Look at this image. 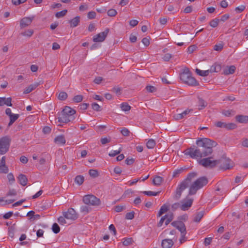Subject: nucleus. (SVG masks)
<instances>
[{
    "mask_svg": "<svg viewBox=\"0 0 248 248\" xmlns=\"http://www.w3.org/2000/svg\"><path fill=\"white\" fill-rule=\"evenodd\" d=\"M196 144L197 146L193 145L185 150L184 154L192 158L208 156L212 153L213 148L217 145V143L208 138H201L196 141Z\"/></svg>",
    "mask_w": 248,
    "mask_h": 248,
    "instance_id": "f257e3e1",
    "label": "nucleus"
},
{
    "mask_svg": "<svg viewBox=\"0 0 248 248\" xmlns=\"http://www.w3.org/2000/svg\"><path fill=\"white\" fill-rule=\"evenodd\" d=\"M197 176V173L195 172H191L188 174L186 178L178 186L173 196L175 200L177 201L180 199L183 191L189 186L192 180Z\"/></svg>",
    "mask_w": 248,
    "mask_h": 248,
    "instance_id": "f03ea898",
    "label": "nucleus"
},
{
    "mask_svg": "<svg viewBox=\"0 0 248 248\" xmlns=\"http://www.w3.org/2000/svg\"><path fill=\"white\" fill-rule=\"evenodd\" d=\"M76 111L69 107L66 106L59 114L58 122L63 123H67L75 119L74 114Z\"/></svg>",
    "mask_w": 248,
    "mask_h": 248,
    "instance_id": "7ed1b4c3",
    "label": "nucleus"
},
{
    "mask_svg": "<svg viewBox=\"0 0 248 248\" xmlns=\"http://www.w3.org/2000/svg\"><path fill=\"white\" fill-rule=\"evenodd\" d=\"M208 182V179L205 176L201 177L197 179L189 186L188 195L195 194L198 190L207 185Z\"/></svg>",
    "mask_w": 248,
    "mask_h": 248,
    "instance_id": "20e7f679",
    "label": "nucleus"
},
{
    "mask_svg": "<svg viewBox=\"0 0 248 248\" xmlns=\"http://www.w3.org/2000/svg\"><path fill=\"white\" fill-rule=\"evenodd\" d=\"M11 139L8 136L3 137L0 139V155L5 154L8 152Z\"/></svg>",
    "mask_w": 248,
    "mask_h": 248,
    "instance_id": "39448f33",
    "label": "nucleus"
},
{
    "mask_svg": "<svg viewBox=\"0 0 248 248\" xmlns=\"http://www.w3.org/2000/svg\"><path fill=\"white\" fill-rule=\"evenodd\" d=\"M217 164H220V168L223 170H230L233 166V163L231 160L224 156L217 159Z\"/></svg>",
    "mask_w": 248,
    "mask_h": 248,
    "instance_id": "423d86ee",
    "label": "nucleus"
},
{
    "mask_svg": "<svg viewBox=\"0 0 248 248\" xmlns=\"http://www.w3.org/2000/svg\"><path fill=\"white\" fill-rule=\"evenodd\" d=\"M82 200L83 202L87 205L98 206L101 203L100 199L93 195H85L83 197Z\"/></svg>",
    "mask_w": 248,
    "mask_h": 248,
    "instance_id": "0eeeda50",
    "label": "nucleus"
},
{
    "mask_svg": "<svg viewBox=\"0 0 248 248\" xmlns=\"http://www.w3.org/2000/svg\"><path fill=\"white\" fill-rule=\"evenodd\" d=\"M212 157L202 159L199 163L205 168H213L217 165V160H211Z\"/></svg>",
    "mask_w": 248,
    "mask_h": 248,
    "instance_id": "6e6552de",
    "label": "nucleus"
},
{
    "mask_svg": "<svg viewBox=\"0 0 248 248\" xmlns=\"http://www.w3.org/2000/svg\"><path fill=\"white\" fill-rule=\"evenodd\" d=\"M62 215L66 219L72 221L76 220L78 217L76 211L72 208H69L66 212H63Z\"/></svg>",
    "mask_w": 248,
    "mask_h": 248,
    "instance_id": "1a4fd4ad",
    "label": "nucleus"
},
{
    "mask_svg": "<svg viewBox=\"0 0 248 248\" xmlns=\"http://www.w3.org/2000/svg\"><path fill=\"white\" fill-rule=\"evenodd\" d=\"M171 225L180 232L181 235L184 236V235H186V227L183 221H174L171 223Z\"/></svg>",
    "mask_w": 248,
    "mask_h": 248,
    "instance_id": "9d476101",
    "label": "nucleus"
},
{
    "mask_svg": "<svg viewBox=\"0 0 248 248\" xmlns=\"http://www.w3.org/2000/svg\"><path fill=\"white\" fill-rule=\"evenodd\" d=\"M109 29L107 28L104 31L101 32L93 37V41L94 42H100L105 40L109 32Z\"/></svg>",
    "mask_w": 248,
    "mask_h": 248,
    "instance_id": "9b49d317",
    "label": "nucleus"
},
{
    "mask_svg": "<svg viewBox=\"0 0 248 248\" xmlns=\"http://www.w3.org/2000/svg\"><path fill=\"white\" fill-rule=\"evenodd\" d=\"M193 202V199H188L186 200H184L183 201L181 202V209L182 211H186L187 210L192 204Z\"/></svg>",
    "mask_w": 248,
    "mask_h": 248,
    "instance_id": "f8f14e48",
    "label": "nucleus"
},
{
    "mask_svg": "<svg viewBox=\"0 0 248 248\" xmlns=\"http://www.w3.org/2000/svg\"><path fill=\"white\" fill-rule=\"evenodd\" d=\"M33 18V16L32 17H27L23 18L20 21V27L21 28H24L30 25L32 22Z\"/></svg>",
    "mask_w": 248,
    "mask_h": 248,
    "instance_id": "ddd939ff",
    "label": "nucleus"
},
{
    "mask_svg": "<svg viewBox=\"0 0 248 248\" xmlns=\"http://www.w3.org/2000/svg\"><path fill=\"white\" fill-rule=\"evenodd\" d=\"M42 83V82L40 81L38 82H35L33 84H31L25 89L24 91V93L28 94L31 93V91L35 89L38 86H39Z\"/></svg>",
    "mask_w": 248,
    "mask_h": 248,
    "instance_id": "4468645a",
    "label": "nucleus"
},
{
    "mask_svg": "<svg viewBox=\"0 0 248 248\" xmlns=\"http://www.w3.org/2000/svg\"><path fill=\"white\" fill-rule=\"evenodd\" d=\"M235 121L239 123L247 124L248 123V116L242 114L237 115L235 117Z\"/></svg>",
    "mask_w": 248,
    "mask_h": 248,
    "instance_id": "2eb2a0df",
    "label": "nucleus"
},
{
    "mask_svg": "<svg viewBox=\"0 0 248 248\" xmlns=\"http://www.w3.org/2000/svg\"><path fill=\"white\" fill-rule=\"evenodd\" d=\"M11 101V97H0V106H2L4 105H5L7 106L11 107L12 106Z\"/></svg>",
    "mask_w": 248,
    "mask_h": 248,
    "instance_id": "dca6fc26",
    "label": "nucleus"
},
{
    "mask_svg": "<svg viewBox=\"0 0 248 248\" xmlns=\"http://www.w3.org/2000/svg\"><path fill=\"white\" fill-rule=\"evenodd\" d=\"M192 110H193L191 109H187L181 113L176 114L174 115L173 117L176 120L182 119L183 118H184L185 116L189 114L190 112L192 111Z\"/></svg>",
    "mask_w": 248,
    "mask_h": 248,
    "instance_id": "f3484780",
    "label": "nucleus"
},
{
    "mask_svg": "<svg viewBox=\"0 0 248 248\" xmlns=\"http://www.w3.org/2000/svg\"><path fill=\"white\" fill-rule=\"evenodd\" d=\"M173 244L172 239H165L162 241L161 246L163 248H170Z\"/></svg>",
    "mask_w": 248,
    "mask_h": 248,
    "instance_id": "a211bd4d",
    "label": "nucleus"
},
{
    "mask_svg": "<svg viewBox=\"0 0 248 248\" xmlns=\"http://www.w3.org/2000/svg\"><path fill=\"white\" fill-rule=\"evenodd\" d=\"M17 179L18 180L19 184L23 186H25L27 185L28 182V178L26 175L22 174H20L18 176Z\"/></svg>",
    "mask_w": 248,
    "mask_h": 248,
    "instance_id": "6ab92c4d",
    "label": "nucleus"
},
{
    "mask_svg": "<svg viewBox=\"0 0 248 248\" xmlns=\"http://www.w3.org/2000/svg\"><path fill=\"white\" fill-rule=\"evenodd\" d=\"M80 22V16H77L69 21L70 27L74 28L77 27Z\"/></svg>",
    "mask_w": 248,
    "mask_h": 248,
    "instance_id": "aec40b11",
    "label": "nucleus"
},
{
    "mask_svg": "<svg viewBox=\"0 0 248 248\" xmlns=\"http://www.w3.org/2000/svg\"><path fill=\"white\" fill-rule=\"evenodd\" d=\"M65 140L63 135H59L56 137L54 139V142L57 144H64Z\"/></svg>",
    "mask_w": 248,
    "mask_h": 248,
    "instance_id": "412c9836",
    "label": "nucleus"
},
{
    "mask_svg": "<svg viewBox=\"0 0 248 248\" xmlns=\"http://www.w3.org/2000/svg\"><path fill=\"white\" fill-rule=\"evenodd\" d=\"M187 84L193 86H196L199 85V82L197 81V80L193 77L191 76V75L189 77L188 80L187 81Z\"/></svg>",
    "mask_w": 248,
    "mask_h": 248,
    "instance_id": "4be33fe9",
    "label": "nucleus"
},
{
    "mask_svg": "<svg viewBox=\"0 0 248 248\" xmlns=\"http://www.w3.org/2000/svg\"><path fill=\"white\" fill-rule=\"evenodd\" d=\"M163 178L159 176H155L153 180V184L156 186L161 185L163 182Z\"/></svg>",
    "mask_w": 248,
    "mask_h": 248,
    "instance_id": "5701e85b",
    "label": "nucleus"
},
{
    "mask_svg": "<svg viewBox=\"0 0 248 248\" xmlns=\"http://www.w3.org/2000/svg\"><path fill=\"white\" fill-rule=\"evenodd\" d=\"M235 69L236 68L234 65L227 66L226 69L224 71V74L226 75L232 74L234 73Z\"/></svg>",
    "mask_w": 248,
    "mask_h": 248,
    "instance_id": "b1692460",
    "label": "nucleus"
},
{
    "mask_svg": "<svg viewBox=\"0 0 248 248\" xmlns=\"http://www.w3.org/2000/svg\"><path fill=\"white\" fill-rule=\"evenodd\" d=\"M207 106V103L203 99L198 97V106L199 107V109H202Z\"/></svg>",
    "mask_w": 248,
    "mask_h": 248,
    "instance_id": "393cba45",
    "label": "nucleus"
},
{
    "mask_svg": "<svg viewBox=\"0 0 248 248\" xmlns=\"http://www.w3.org/2000/svg\"><path fill=\"white\" fill-rule=\"evenodd\" d=\"M19 117V114H13L11 115V116H9L10 118V122L8 124V126L9 127L11 125L13 124L18 119V118Z\"/></svg>",
    "mask_w": 248,
    "mask_h": 248,
    "instance_id": "a878e982",
    "label": "nucleus"
},
{
    "mask_svg": "<svg viewBox=\"0 0 248 248\" xmlns=\"http://www.w3.org/2000/svg\"><path fill=\"white\" fill-rule=\"evenodd\" d=\"M196 73L200 76L205 77L209 74V70L202 71L199 69L196 68L195 70Z\"/></svg>",
    "mask_w": 248,
    "mask_h": 248,
    "instance_id": "bb28decb",
    "label": "nucleus"
},
{
    "mask_svg": "<svg viewBox=\"0 0 248 248\" xmlns=\"http://www.w3.org/2000/svg\"><path fill=\"white\" fill-rule=\"evenodd\" d=\"M204 215L203 211H201L197 213L194 217L193 221L196 222H199L200 221L201 219L202 218Z\"/></svg>",
    "mask_w": 248,
    "mask_h": 248,
    "instance_id": "cd10ccee",
    "label": "nucleus"
},
{
    "mask_svg": "<svg viewBox=\"0 0 248 248\" xmlns=\"http://www.w3.org/2000/svg\"><path fill=\"white\" fill-rule=\"evenodd\" d=\"M84 181V177L80 175L77 176L75 179V182L79 186L83 184Z\"/></svg>",
    "mask_w": 248,
    "mask_h": 248,
    "instance_id": "c85d7f7f",
    "label": "nucleus"
},
{
    "mask_svg": "<svg viewBox=\"0 0 248 248\" xmlns=\"http://www.w3.org/2000/svg\"><path fill=\"white\" fill-rule=\"evenodd\" d=\"M166 217L165 225H168L173 218V214L172 213H169L168 214L165 215Z\"/></svg>",
    "mask_w": 248,
    "mask_h": 248,
    "instance_id": "c756f323",
    "label": "nucleus"
},
{
    "mask_svg": "<svg viewBox=\"0 0 248 248\" xmlns=\"http://www.w3.org/2000/svg\"><path fill=\"white\" fill-rule=\"evenodd\" d=\"M191 74H185L182 73L180 75V79L183 82L186 84L187 81L189 77L190 76Z\"/></svg>",
    "mask_w": 248,
    "mask_h": 248,
    "instance_id": "7c9ffc66",
    "label": "nucleus"
},
{
    "mask_svg": "<svg viewBox=\"0 0 248 248\" xmlns=\"http://www.w3.org/2000/svg\"><path fill=\"white\" fill-rule=\"evenodd\" d=\"M155 141L153 139H150L146 143L147 147L149 149H153L155 145Z\"/></svg>",
    "mask_w": 248,
    "mask_h": 248,
    "instance_id": "2f4dec72",
    "label": "nucleus"
},
{
    "mask_svg": "<svg viewBox=\"0 0 248 248\" xmlns=\"http://www.w3.org/2000/svg\"><path fill=\"white\" fill-rule=\"evenodd\" d=\"M222 113L226 117H230L235 114V111L233 110H223Z\"/></svg>",
    "mask_w": 248,
    "mask_h": 248,
    "instance_id": "473e14b6",
    "label": "nucleus"
},
{
    "mask_svg": "<svg viewBox=\"0 0 248 248\" xmlns=\"http://www.w3.org/2000/svg\"><path fill=\"white\" fill-rule=\"evenodd\" d=\"M68 97V95L66 92H61L58 95V98L60 100H65Z\"/></svg>",
    "mask_w": 248,
    "mask_h": 248,
    "instance_id": "72a5a7b5",
    "label": "nucleus"
},
{
    "mask_svg": "<svg viewBox=\"0 0 248 248\" xmlns=\"http://www.w3.org/2000/svg\"><path fill=\"white\" fill-rule=\"evenodd\" d=\"M185 169H186L185 168L182 167V168H180L179 169L175 170L173 172L172 177H178L179 176V175L180 173H182Z\"/></svg>",
    "mask_w": 248,
    "mask_h": 248,
    "instance_id": "f704fd0d",
    "label": "nucleus"
},
{
    "mask_svg": "<svg viewBox=\"0 0 248 248\" xmlns=\"http://www.w3.org/2000/svg\"><path fill=\"white\" fill-rule=\"evenodd\" d=\"M219 21V19L215 18L210 22L209 25L213 28H216L218 25Z\"/></svg>",
    "mask_w": 248,
    "mask_h": 248,
    "instance_id": "c9c22d12",
    "label": "nucleus"
},
{
    "mask_svg": "<svg viewBox=\"0 0 248 248\" xmlns=\"http://www.w3.org/2000/svg\"><path fill=\"white\" fill-rule=\"evenodd\" d=\"M89 173L90 176L93 178H96L99 175L98 172L96 170H90L89 171Z\"/></svg>",
    "mask_w": 248,
    "mask_h": 248,
    "instance_id": "e433bc0d",
    "label": "nucleus"
},
{
    "mask_svg": "<svg viewBox=\"0 0 248 248\" xmlns=\"http://www.w3.org/2000/svg\"><path fill=\"white\" fill-rule=\"evenodd\" d=\"M236 127H237V125L234 123H228V124L226 123V127H225L226 129L232 130V129H234L236 128Z\"/></svg>",
    "mask_w": 248,
    "mask_h": 248,
    "instance_id": "4c0bfd02",
    "label": "nucleus"
},
{
    "mask_svg": "<svg viewBox=\"0 0 248 248\" xmlns=\"http://www.w3.org/2000/svg\"><path fill=\"white\" fill-rule=\"evenodd\" d=\"M142 193L144 194L149 196H157L160 193V191L158 192H153L151 191H144L142 192Z\"/></svg>",
    "mask_w": 248,
    "mask_h": 248,
    "instance_id": "58836bf2",
    "label": "nucleus"
},
{
    "mask_svg": "<svg viewBox=\"0 0 248 248\" xmlns=\"http://www.w3.org/2000/svg\"><path fill=\"white\" fill-rule=\"evenodd\" d=\"M131 107L127 103H123L121 105V108L124 111H128L130 109Z\"/></svg>",
    "mask_w": 248,
    "mask_h": 248,
    "instance_id": "ea45409f",
    "label": "nucleus"
},
{
    "mask_svg": "<svg viewBox=\"0 0 248 248\" xmlns=\"http://www.w3.org/2000/svg\"><path fill=\"white\" fill-rule=\"evenodd\" d=\"M52 230L54 233L57 234L60 231V228L56 223H54L52 226Z\"/></svg>",
    "mask_w": 248,
    "mask_h": 248,
    "instance_id": "a19ab883",
    "label": "nucleus"
},
{
    "mask_svg": "<svg viewBox=\"0 0 248 248\" xmlns=\"http://www.w3.org/2000/svg\"><path fill=\"white\" fill-rule=\"evenodd\" d=\"M67 10H63L62 11H61L60 12L56 13L55 14V16L57 18H60V17H62L66 15V14L67 13Z\"/></svg>",
    "mask_w": 248,
    "mask_h": 248,
    "instance_id": "79ce46f5",
    "label": "nucleus"
},
{
    "mask_svg": "<svg viewBox=\"0 0 248 248\" xmlns=\"http://www.w3.org/2000/svg\"><path fill=\"white\" fill-rule=\"evenodd\" d=\"M83 100V96L81 95H77L75 96L73 98V100L74 102L76 103H79L81 102Z\"/></svg>",
    "mask_w": 248,
    "mask_h": 248,
    "instance_id": "37998d69",
    "label": "nucleus"
},
{
    "mask_svg": "<svg viewBox=\"0 0 248 248\" xmlns=\"http://www.w3.org/2000/svg\"><path fill=\"white\" fill-rule=\"evenodd\" d=\"M135 212L134 211H131L130 212L127 213L125 215V219H132L134 217Z\"/></svg>",
    "mask_w": 248,
    "mask_h": 248,
    "instance_id": "c03bdc74",
    "label": "nucleus"
},
{
    "mask_svg": "<svg viewBox=\"0 0 248 248\" xmlns=\"http://www.w3.org/2000/svg\"><path fill=\"white\" fill-rule=\"evenodd\" d=\"M145 89L148 93H154L156 91V88L151 85H147Z\"/></svg>",
    "mask_w": 248,
    "mask_h": 248,
    "instance_id": "a18cd8bd",
    "label": "nucleus"
},
{
    "mask_svg": "<svg viewBox=\"0 0 248 248\" xmlns=\"http://www.w3.org/2000/svg\"><path fill=\"white\" fill-rule=\"evenodd\" d=\"M223 47V44L222 43L216 44L214 46V49L216 51H221Z\"/></svg>",
    "mask_w": 248,
    "mask_h": 248,
    "instance_id": "49530a36",
    "label": "nucleus"
},
{
    "mask_svg": "<svg viewBox=\"0 0 248 248\" xmlns=\"http://www.w3.org/2000/svg\"><path fill=\"white\" fill-rule=\"evenodd\" d=\"M117 12L116 11V10H115L114 9H109L108 11V15L109 16H111V17L115 16L117 15Z\"/></svg>",
    "mask_w": 248,
    "mask_h": 248,
    "instance_id": "de8ad7c7",
    "label": "nucleus"
},
{
    "mask_svg": "<svg viewBox=\"0 0 248 248\" xmlns=\"http://www.w3.org/2000/svg\"><path fill=\"white\" fill-rule=\"evenodd\" d=\"M8 172V168L6 165H0V172L7 173Z\"/></svg>",
    "mask_w": 248,
    "mask_h": 248,
    "instance_id": "09e8293b",
    "label": "nucleus"
},
{
    "mask_svg": "<svg viewBox=\"0 0 248 248\" xmlns=\"http://www.w3.org/2000/svg\"><path fill=\"white\" fill-rule=\"evenodd\" d=\"M33 33L32 30H28L24 32H22L21 34L23 36L31 37Z\"/></svg>",
    "mask_w": 248,
    "mask_h": 248,
    "instance_id": "8fccbe9b",
    "label": "nucleus"
},
{
    "mask_svg": "<svg viewBox=\"0 0 248 248\" xmlns=\"http://www.w3.org/2000/svg\"><path fill=\"white\" fill-rule=\"evenodd\" d=\"M132 242V239L131 238H125L123 242V244L124 246H127L131 244Z\"/></svg>",
    "mask_w": 248,
    "mask_h": 248,
    "instance_id": "3c124183",
    "label": "nucleus"
},
{
    "mask_svg": "<svg viewBox=\"0 0 248 248\" xmlns=\"http://www.w3.org/2000/svg\"><path fill=\"white\" fill-rule=\"evenodd\" d=\"M226 124L221 121H218L215 123V125L217 127L225 128Z\"/></svg>",
    "mask_w": 248,
    "mask_h": 248,
    "instance_id": "603ef678",
    "label": "nucleus"
},
{
    "mask_svg": "<svg viewBox=\"0 0 248 248\" xmlns=\"http://www.w3.org/2000/svg\"><path fill=\"white\" fill-rule=\"evenodd\" d=\"M179 208H181V203L180 202H175L174 204H173L171 206V210L173 211H175L176 210L178 209Z\"/></svg>",
    "mask_w": 248,
    "mask_h": 248,
    "instance_id": "864d4df0",
    "label": "nucleus"
},
{
    "mask_svg": "<svg viewBox=\"0 0 248 248\" xmlns=\"http://www.w3.org/2000/svg\"><path fill=\"white\" fill-rule=\"evenodd\" d=\"M90 211V208L86 205L82 206L80 207V211L82 213H84L85 214H87L89 213Z\"/></svg>",
    "mask_w": 248,
    "mask_h": 248,
    "instance_id": "5fc2aeb1",
    "label": "nucleus"
},
{
    "mask_svg": "<svg viewBox=\"0 0 248 248\" xmlns=\"http://www.w3.org/2000/svg\"><path fill=\"white\" fill-rule=\"evenodd\" d=\"M168 210V206L166 205V204H164L161 207L159 211H160L162 214H163L165 212H167Z\"/></svg>",
    "mask_w": 248,
    "mask_h": 248,
    "instance_id": "6e6d98bb",
    "label": "nucleus"
},
{
    "mask_svg": "<svg viewBox=\"0 0 248 248\" xmlns=\"http://www.w3.org/2000/svg\"><path fill=\"white\" fill-rule=\"evenodd\" d=\"M27 0H12V2L14 5H18L25 2Z\"/></svg>",
    "mask_w": 248,
    "mask_h": 248,
    "instance_id": "4d7b16f0",
    "label": "nucleus"
},
{
    "mask_svg": "<svg viewBox=\"0 0 248 248\" xmlns=\"http://www.w3.org/2000/svg\"><path fill=\"white\" fill-rule=\"evenodd\" d=\"M121 133L124 136H128L129 135L130 131L126 128H123L121 130Z\"/></svg>",
    "mask_w": 248,
    "mask_h": 248,
    "instance_id": "13d9d810",
    "label": "nucleus"
},
{
    "mask_svg": "<svg viewBox=\"0 0 248 248\" xmlns=\"http://www.w3.org/2000/svg\"><path fill=\"white\" fill-rule=\"evenodd\" d=\"M92 108L96 111H100V106L96 103H93L92 104Z\"/></svg>",
    "mask_w": 248,
    "mask_h": 248,
    "instance_id": "bf43d9fd",
    "label": "nucleus"
},
{
    "mask_svg": "<svg viewBox=\"0 0 248 248\" xmlns=\"http://www.w3.org/2000/svg\"><path fill=\"white\" fill-rule=\"evenodd\" d=\"M7 178L8 179L9 182L11 184L14 183L15 181V177L12 173H9L7 175Z\"/></svg>",
    "mask_w": 248,
    "mask_h": 248,
    "instance_id": "052dcab7",
    "label": "nucleus"
},
{
    "mask_svg": "<svg viewBox=\"0 0 248 248\" xmlns=\"http://www.w3.org/2000/svg\"><path fill=\"white\" fill-rule=\"evenodd\" d=\"M17 195V192L15 189H11L9 190L8 192L7 193L6 195L7 196H16Z\"/></svg>",
    "mask_w": 248,
    "mask_h": 248,
    "instance_id": "680f3d73",
    "label": "nucleus"
},
{
    "mask_svg": "<svg viewBox=\"0 0 248 248\" xmlns=\"http://www.w3.org/2000/svg\"><path fill=\"white\" fill-rule=\"evenodd\" d=\"M197 48L195 45H192L189 46L187 48V52L189 54L193 53Z\"/></svg>",
    "mask_w": 248,
    "mask_h": 248,
    "instance_id": "e2e57ef3",
    "label": "nucleus"
},
{
    "mask_svg": "<svg viewBox=\"0 0 248 248\" xmlns=\"http://www.w3.org/2000/svg\"><path fill=\"white\" fill-rule=\"evenodd\" d=\"M134 161H135V159L133 158H132V157L131 158L127 157L125 160V163L127 165H132V164H133Z\"/></svg>",
    "mask_w": 248,
    "mask_h": 248,
    "instance_id": "0e129e2a",
    "label": "nucleus"
},
{
    "mask_svg": "<svg viewBox=\"0 0 248 248\" xmlns=\"http://www.w3.org/2000/svg\"><path fill=\"white\" fill-rule=\"evenodd\" d=\"M121 152V148L119 149L118 151H112L110 153H109L108 155L110 156H115L117 155H119Z\"/></svg>",
    "mask_w": 248,
    "mask_h": 248,
    "instance_id": "69168bd1",
    "label": "nucleus"
},
{
    "mask_svg": "<svg viewBox=\"0 0 248 248\" xmlns=\"http://www.w3.org/2000/svg\"><path fill=\"white\" fill-rule=\"evenodd\" d=\"M58 222L64 225L66 223L65 218L64 217H60L58 219Z\"/></svg>",
    "mask_w": 248,
    "mask_h": 248,
    "instance_id": "338daca9",
    "label": "nucleus"
},
{
    "mask_svg": "<svg viewBox=\"0 0 248 248\" xmlns=\"http://www.w3.org/2000/svg\"><path fill=\"white\" fill-rule=\"evenodd\" d=\"M96 16V13L94 11H91L88 13V17L89 19H94Z\"/></svg>",
    "mask_w": 248,
    "mask_h": 248,
    "instance_id": "774afa93",
    "label": "nucleus"
}]
</instances>
